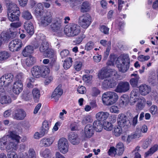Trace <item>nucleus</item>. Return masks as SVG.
Masks as SVG:
<instances>
[{
	"instance_id": "obj_1",
	"label": "nucleus",
	"mask_w": 158,
	"mask_h": 158,
	"mask_svg": "<svg viewBox=\"0 0 158 158\" xmlns=\"http://www.w3.org/2000/svg\"><path fill=\"white\" fill-rule=\"evenodd\" d=\"M8 133L9 134L0 139L1 141L4 145H6L5 149L7 152L16 150L20 137L15 131H10Z\"/></svg>"
},
{
	"instance_id": "obj_2",
	"label": "nucleus",
	"mask_w": 158,
	"mask_h": 158,
	"mask_svg": "<svg viewBox=\"0 0 158 158\" xmlns=\"http://www.w3.org/2000/svg\"><path fill=\"white\" fill-rule=\"evenodd\" d=\"M130 59L128 55L123 56L122 59H117L116 63L119 71L125 73L128 69L130 67Z\"/></svg>"
},
{
	"instance_id": "obj_3",
	"label": "nucleus",
	"mask_w": 158,
	"mask_h": 158,
	"mask_svg": "<svg viewBox=\"0 0 158 158\" xmlns=\"http://www.w3.org/2000/svg\"><path fill=\"white\" fill-rule=\"evenodd\" d=\"M65 34L68 37H74L78 35L80 32V27L77 24L70 23L66 25L64 29Z\"/></svg>"
},
{
	"instance_id": "obj_4",
	"label": "nucleus",
	"mask_w": 158,
	"mask_h": 158,
	"mask_svg": "<svg viewBox=\"0 0 158 158\" xmlns=\"http://www.w3.org/2000/svg\"><path fill=\"white\" fill-rule=\"evenodd\" d=\"M118 99L117 94L114 92H107L104 93L102 96V101L106 105H110L115 103Z\"/></svg>"
},
{
	"instance_id": "obj_5",
	"label": "nucleus",
	"mask_w": 158,
	"mask_h": 158,
	"mask_svg": "<svg viewBox=\"0 0 158 158\" xmlns=\"http://www.w3.org/2000/svg\"><path fill=\"white\" fill-rule=\"evenodd\" d=\"M117 72L115 70L112 69L108 70L105 68H103L100 70L98 74V77L100 79H103L105 78L113 77V76L117 77L118 76Z\"/></svg>"
},
{
	"instance_id": "obj_6",
	"label": "nucleus",
	"mask_w": 158,
	"mask_h": 158,
	"mask_svg": "<svg viewBox=\"0 0 158 158\" xmlns=\"http://www.w3.org/2000/svg\"><path fill=\"white\" fill-rule=\"evenodd\" d=\"M14 76L11 73L6 74L0 78V86L6 87L9 86L14 79Z\"/></svg>"
},
{
	"instance_id": "obj_7",
	"label": "nucleus",
	"mask_w": 158,
	"mask_h": 158,
	"mask_svg": "<svg viewBox=\"0 0 158 158\" xmlns=\"http://www.w3.org/2000/svg\"><path fill=\"white\" fill-rule=\"evenodd\" d=\"M57 147L60 152L65 154L68 151L69 144L67 140L64 138L60 139L58 142Z\"/></svg>"
},
{
	"instance_id": "obj_8",
	"label": "nucleus",
	"mask_w": 158,
	"mask_h": 158,
	"mask_svg": "<svg viewBox=\"0 0 158 158\" xmlns=\"http://www.w3.org/2000/svg\"><path fill=\"white\" fill-rule=\"evenodd\" d=\"M91 17L88 14H85L79 18L80 25L84 28H86L90 24Z\"/></svg>"
},
{
	"instance_id": "obj_9",
	"label": "nucleus",
	"mask_w": 158,
	"mask_h": 158,
	"mask_svg": "<svg viewBox=\"0 0 158 158\" xmlns=\"http://www.w3.org/2000/svg\"><path fill=\"white\" fill-rule=\"evenodd\" d=\"M9 48L12 52L17 51L22 47V41L19 39H15L11 41L9 44Z\"/></svg>"
},
{
	"instance_id": "obj_10",
	"label": "nucleus",
	"mask_w": 158,
	"mask_h": 158,
	"mask_svg": "<svg viewBox=\"0 0 158 158\" xmlns=\"http://www.w3.org/2000/svg\"><path fill=\"white\" fill-rule=\"evenodd\" d=\"M130 88L129 82L121 81L118 84L114 91L118 93H125L128 91Z\"/></svg>"
},
{
	"instance_id": "obj_11",
	"label": "nucleus",
	"mask_w": 158,
	"mask_h": 158,
	"mask_svg": "<svg viewBox=\"0 0 158 158\" xmlns=\"http://www.w3.org/2000/svg\"><path fill=\"white\" fill-rule=\"evenodd\" d=\"M118 76L115 77L113 76L111 79L105 80L102 83V88L104 89H106L109 88H113L117 85L116 79L118 77Z\"/></svg>"
},
{
	"instance_id": "obj_12",
	"label": "nucleus",
	"mask_w": 158,
	"mask_h": 158,
	"mask_svg": "<svg viewBox=\"0 0 158 158\" xmlns=\"http://www.w3.org/2000/svg\"><path fill=\"white\" fill-rule=\"evenodd\" d=\"M117 121L118 125L122 127H128L131 125L130 121L127 119V116L123 113L118 115Z\"/></svg>"
},
{
	"instance_id": "obj_13",
	"label": "nucleus",
	"mask_w": 158,
	"mask_h": 158,
	"mask_svg": "<svg viewBox=\"0 0 158 158\" xmlns=\"http://www.w3.org/2000/svg\"><path fill=\"white\" fill-rule=\"evenodd\" d=\"M52 20V16L49 12L44 13L41 16L40 18L41 23L44 27H46L49 24Z\"/></svg>"
},
{
	"instance_id": "obj_14",
	"label": "nucleus",
	"mask_w": 158,
	"mask_h": 158,
	"mask_svg": "<svg viewBox=\"0 0 158 158\" xmlns=\"http://www.w3.org/2000/svg\"><path fill=\"white\" fill-rule=\"evenodd\" d=\"M26 116V112L22 109H17L14 110L12 117L15 119L21 120L23 119Z\"/></svg>"
},
{
	"instance_id": "obj_15",
	"label": "nucleus",
	"mask_w": 158,
	"mask_h": 158,
	"mask_svg": "<svg viewBox=\"0 0 158 158\" xmlns=\"http://www.w3.org/2000/svg\"><path fill=\"white\" fill-rule=\"evenodd\" d=\"M50 28L53 32H60L62 29L61 20L59 18L56 19L50 26Z\"/></svg>"
},
{
	"instance_id": "obj_16",
	"label": "nucleus",
	"mask_w": 158,
	"mask_h": 158,
	"mask_svg": "<svg viewBox=\"0 0 158 158\" xmlns=\"http://www.w3.org/2000/svg\"><path fill=\"white\" fill-rule=\"evenodd\" d=\"M15 32H2L0 36V40L2 42L8 41L10 39H13L16 36Z\"/></svg>"
},
{
	"instance_id": "obj_17",
	"label": "nucleus",
	"mask_w": 158,
	"mask_h": 158,
	"mask_svg": "<svg viewBox=\"0 0 158 158\" xmlns=\"http://www.w3.org/2000/svg\"><path fill=\"white\" fill-rule=\"evenodd\" d=\"M44 54L45 56L51 59V61L49 64V66L50 67H52L54 64L56 59V56L54 55V51L53 49L50 48L44 53Z\"/></svg>"
},
{
	"instance_id": "obj_18",
	"label": "nucleus",
	"mask_w": 158,
	"mask_h": 158,
	"mask_svg": "<svg viewBox=\"0 0 158 158\" xmlns=\"http://www.w3.org/2000/svg\"><path fill=\"white\" fill-rule=\"evenodd\" d=\"M68 138L70 142L73 144L76 145L80 142V139L77 135L75 132H70L68 135Z\"/></svg>"
},
{
	"instance_id": "obj_19",
	"label": "nucleus",
	"mask_w": 158,
	"mask_h": 158,
	"mask_svg": "<svg viewBox=\"0 0 158 158\" xmlns=\"http://www.w3.org/2000/svg\"><path fill=\"white\" fill-rule=\"evenodd\" d=\"M63 93L62 89L59 87H57L53 92L51 95V98H53L56 102L58 101Z\"/></svg>"
},
{
	"instance_id": "obj_20",
	"label": "nucleus",
	"mask_w": 158,
	"mask_h": 158,
	"mask_svg": "<svg viewBox=\"0 0 158 158\" xmlns=\"http://www.w3.org/2000/svg\"><path fill=\"white\" fill-rule=\"evenodd\" d=\"M16 13L17 15L20 14V11L17 5L14 3L10 2L7 6V13Z\"/></svg>"
},
{
	"instance_id": "obj_21",
	"label": "nucleus",
	"mask_w": 158,
	"mask_h": 158,
	"mask_svg": "<svg viewBox=\"0 0 158 158\" xmlns=\"http://www.w3.org/2000/svg\"><path fill=\"white\" fill-rule=\"evenodd\" d=\"M109 116V114L107 112L100 111L97 113L95 115L96 118L99 121L105 120Z\"/></svg>"
},
{
	"instance_id": "obj_22",
	"label": "nucleus",
	"mask_w": 158,
	"mask_h": 158,
	"mask_svg": "<svg viewBox=\"0 0 158 158\" xmlns=\"http://www.w3.org/2000/svg\"><path fill=\"white\" fill-rule=\"evenodd\" d=\"M85 134L86 137L89 138L94 134V130L91 124H87L85 128Z\"/></svg>"
},
{
	"instance_id": "obj_23",
	"label": "nucleus",
	"mask_w": 158,
	"mask_h": 158,
	"mask_svg": "<svg viewBox=\"0 0 158 158\" xmlns=\"http://www.w3.org/2000/svg\"><path fill=\"white\" fill-rule=\"evenodd\" d=\"M24 26L27 32L31 35L34 32V27L32 24L29 21H27L24 23Z\"/></svg>"
},
{
	"instance_id": "obj_24",
	"label": "nucleus",
	"mask_w": 158,
	"mask_h": 158,
	"mask_svg": "<svg viewBox=\"0 0 158 158\" xmlns=\"http://www.w3.org/2000/svg\"><path fill=\"white\" fill-rule=\"evenodd\" d=\"M139 92L142 95H146L151 91L150 87L145 84H142L139 87Z\"/></svg>"
},
{
	"instance_id": "obj_25",
	"label": "nucleus",
	"mask_w": 158,
	"mask_h": 158,
	"mask_svg": "<svg viewBox=\"0 0 158 158\" xmlns=\"http://www.w3.org/2000/svg\"><path fill=\"white\" fill-rule=\"evenodd\" d=\"M23 87V83L15 82H14L12 87L13 92L15 94H18L22 91Z\"/></svg>"
},
{
	"instance_id": "obj_26",
	"label": "nucleus",
	"mask_w": 158,
	"mask_h": 158,
	"mask_svg": "<svg viewBox=\"0 0 158 158\" xmlns=\"http://www.w3.org/2000/svg\"><path fill=\"white\" fill-rule=\"evenodd\" d=\"M54 138L52 137L48 138H44L40 141V143L45 147H48L51 146L54 142Z\"/></svg>"
},
{
	"instance_id": "obj_27",
	"label": "nucleus",
	"mask_w": 158,
	"mask_h": 158,
	"mask_svg": "<svg viewBox=\"0 0 158 158\" xmlns=\"http://www.w3.org/2000/svg\"><path fill=\"white\" fill-rule=\"evenodd\" d=\"M50 48L49 44L46 40H42L41 44L39 48L40 52H41L45 53Z\"/></svg>"
},
{
	"instance_id": "obj_28",
	"label": "nucleus",
	"mask_w": 158,
	"mask_h": 158,
	"mask_svg": "<svg viewBox=\"0 0 158 158\" xmlns=\"http://www.w3.org/2000/svg\"><path fill=\"white\" fill-rule=\"evenodd\" d=\"M33 47L31 46L28 45L23 50L22 54L24 56L27 57L33 53Z\"/></svg>"
},
{
	"instance_id": "obj_29",
	"label": "nucleus",
	"mask_w": 158,
	"mask_h": 158,
	"mask_svg": "<svg viewBox=\"0 0 158 158\" xmlns=\"http://www.w3.org/2000/svg\"><path fill=\"white\" fill-rule=\"evenodd\" d=\"M131 76H134L135 77L132 78L130 81V83L133 87H136L138 85V81L139 79V76L136 74H132Z\"/></svg>"
},
{
	"instance_id": "obj_30",
	"label": "nucleus",
	"mask_w": 158,
	"mask_h": 158,
	"mask_svg": "<svg viewBox=\"0 0 158 158\" xmlns=\"http://www.w3.org/2000/svg\"><path fill=\"white\" fill-rule=\"evenodd\" d=\"M141 135V132L140 130H139V129H137L136 131L134 133L128 136L127 139V141L129 142L131 139H133L138 138H139Z\"/></svg>"
},
{
	"instance_id": "obj_31",
	"label": "nucleus",
	"mask_w": 158,
	"mask_h": 158,
	"mask_svg": "<svg viewBox=\"0 0 158 158\" xmlns=\"http://www.w3.org/2000/svg\"><path fill=\"white\" fill-rule=\"evenodd\" d=\"M40 154L41 156L44 158H51L52 156L51 151L48 148L42 150Z\"/></svg>"
},
{
	"instance_id": "obj_32",
	"label": "nucleus",
	"mask_w": 158,
	"mask_h": 158,
	"mask_svg": "<svg viewBox=\"0 0 158 158\" xmlns=\"http://www.w3.org/2000/svg\"><path fill=\"white\" fill-rule=\"evenodd\" d=\"M42 68L39 66H35L33 67L31 70L32 75L36 77L40 75L41 73Z\"/></svg>"
},
{
	"instance_id": "obj_33",
	"label": "nucleus",
	"mask_w": 158,
	"mask_h": 158,
	"mask_svg": "<svg viewBox=\"0 0 158 158\" xmlns=\"http://www.w3.org/2000/svg\"><path fill=\"white\" fill-rule=\"evenodd\" d=\"M20 14L17 15L16 13H10L9 12L7 13L8 18L9 20L11 22L19 21V16Z\"/></svg>"
},
{
	"instance_id": "obj_34",
	"label": "nucleus",
	"mask_w": 158,
	"mask_h": 158,
	"mask_svg": "<svg viewBox=\"0 0 158 158\" xmlns=\"http://www.w3.org/2000/svg\"><path fill=\"white\" fill-rule=\"evenodd\" d=\"M94 129L97 132H101L102 129V123L99 121H95L93 123Z\"/></svg>"
},
{
	"instance_id": "obj_35",
	"label": "nucleus",
	"mask_w": 158,
	"mask_h": 158,
	"mask_svg": "<svg viewBox=\"0 0 158 158\" xmlns=\"http://www.w3.org/2000/svg\"><path fill=\"white\" fill-rule=\"evenodd\" d=\"M129 102L128 96L126 95H123L120 98L119 104L121 106L123 107L128 104Z\"/></svg>"
},
{
	"instance_id": "obj_36",
	"label": "nucleus",
	"mask_w": 158,
	"mask_h": 158,
	"mask_svg": "<svg viewBox=\"0 0 158 158\" xmlns=\"http://www.w3.org/2000/svg\"><path fill=\"white\" fill-rule=\"evenodd\" d=\"M90 4L87 2H83L81 7V11L83 13L88 12L90 10Z\"/></svg>"
},
{
	"instance_id": "obj_37",
	"label": "nucleus",
	"mask_w": 158,
	"mask_h": 158,
	"mask_svg": "<svg viewBox=\"0 0 158 158\" xmlns=\"http://www.w3.org/2000/svg\"><path fill=\"white\" fill-rule=\"evenodd\" d=\"M11 99L10 97L6 95H3L1 97L0 101L2 105L7 104L11 102Z\"/></svg>"
},
{
	"instance_id": "obj_38",
	"label": "nucleus",
	"mask_w": 158,
	"mask_h": 158,
	"mask_svg": "<svg viewBox=\"0 0 158 158\" xmlns=\"http://www.w3.org/2000/svg\"><path fill=\"white\" fill-rule=\"evenodd\" d=\"M10 56L9 52L6 51H0V61H5Z\"/></svg>"
},
{
	"instance_id": "obj_39",
	"label": "nucleus",
	"mask_w": 158,
	"mask_h": 158,
	"mask_svg": "<svg viewBox=\"0 0 158 158\" xmlns=\"http://www.w3.org/2000/svg\"><path fill=\"white\" fill-rule=\"evenodd\" d=\"M36 62L35 58L32 56H30L27 58L25 60V64L27 66H31Z\"/></svg>"
},
{
	"instance_id": "obj_40",
	"label": "nucleus",
	"mask_w": 158,
	"mask_h": 158,
	"mask_svg": "<svg viewBox=\"0 0 158 158\" xmlns=\"http://www.w3.org/2000/svg\"><path fill=\"white\" fill-rule=\"evenodd\" d=\"M32 92L35 100L37 102L40 95V90L37 88H34Z\"/></svg>"
},
{
	"instance_id": "obj_41",
	"label": "nucleus",
	"mask_w": 158,
	"mask_h": 158,
	"mask_svg": "<svg viewBox=\"0 0 158 158\" xmlns=\"http://www.w3.org/2000/svg\"><path fill=\"white\" fill-rule=\"evenodd\" d=\"M116 149L118 154L119 155H122L124 150V147L123 143L121 142H119L116 146Z\"/></svg>"
},
{
	"instance_id": "obj_42",
	"label": "nucleus",
	"mask_w": 158,
	"mask_h": 158,
	"mask_svg": "<svg viewBox=\"0 0 158 158\" xmlns=\"http://www.w3.org/2000/svg\"><path fill=\"white\" fill-rule=\"evenodd\" d=\"M49 129V126L48 122L47 121H44L42 124V128L41 129V132L44 134L47 133Z\"/></svg>"
},
{
	"instance_id": "obj_43",
	"label": "nucleus",
	"mask_w": 158,
	"mask_h": 158,
	"mask_svg": "<svg viewBox=\"0 0 158 158\" xmlns=\"http://www.w3.org/2000/svg\"><path fill=\"white\" fill-rule=\"evenodd\" d=\"M72 59L70 57L67 58L64 61L63 64V67L64 68L67 69H69L72 65Z\"/></svg>"
},
{
	"instance_id": "obj_44",
	"label": "nucleus",
	"mask_w": 158,
	"mask_h": 158,
	"mask_svg": "<svg viewBox=\"0 0 158 158\" xmlns=\"http://www.w3.org/2000/svg\"><path fill=\"white\" fill-rule=\"evenodd\" d=\"M122 127L119 126H115L114 128V134L116 136L120 135L122 133L123 130Z\"/></svg>"
},
{
	"instance_id": "obj_45",
	"label": "nucleus",
	"mask_w": 158,
	"mask_h": 158,
	"mask_svg": "<svg viewBox=\"0 0 158 158\" xmlns=\"http://www.w3.org/2000/svg\"><path fill=\"white\" fill-rule=\"evenodd\" d=\"M145 101V99L142 97L139 99L136 105V108L139 110H141L144 107L143 103Z\"/></svg>"
},
{
	"instance_id": "obj_46",
	"label": "nucleus",
	"mask_w": 158,
	"mask_h": 158,
	"mask_svg": "<svg viewBox=\"0 0 158 158\" xmlns=\"http://www.w3.org/2000/svg\"><path fill=\"white\" fill-rule=\"evenodd\" d=\"M50 70L48 68H42L41 74L45 78L51 76L50 74Z\"/></svg>"
},
{
	"instance_id": "obj_47",
	"label": "nucleus",
	"mask_w": 158,
	"mask_h": 158,
	"mask_svg": "<svg viewBox=\"0 0 158 158\" xmlns=\"http://www.w3.org/2000/svg\"><path fill=\"white\" fill-rule=\"evenodd\" d=\"M22 17L25 19L29 20L32 18V16L30 12L27 10L24 11L23 13Z\"/></svg>"
},
{
	"instance_id": "obj_48",
	"label": "nucleus",
	"mask_w": 158,
	"mask_h": 158,
	"mask_svg": "<svg viewBox=\"0 0 158 158\" xmlns=\"http://www.w3.org/2000/svg\"><path fill=\"white\" fill-rule=\"evenodd\" d=\"M103 127L104 129L108 131H111L113 127V125L109 122H105L103 124Z\"/></svg>"
},
{
	"instance_id": "obj_49",
	"label": "nucleus",
	"mask_w": 158,
	"mask_h": 158,
	"mask_svg": "<svg viewBox=\"0 0 158 158\" xmlns=\"http://www.w3.org/2000/svg\"><path fill=\"white\" fill-rule=\"evenodd\" d=\"M94 43L92 41H89L86 44L85 50L87 51L90 50L94 48Z\"/></svg>"
},
{
	"instance_id": "obj_50",
	"label": "nucleus",
	"mask_w": 158,
	"mask_h": 158,
	"mask_svg": "<svg viewBox=\"0 0 158 158\" xmlns=\"http://www.w3.org/2000/svg\"><path fill=\"white\" fill-rule=\"evenodd\" d=\"M35 10V12L37 14H38L39 15L41 16V10H42L43 8V4L41 3H38L37 4Z\"/></svg>"
},
{
	"instance_id": "obj_51",
	"label": "nucleus",
	"mask_w": 158,
	"mask_h": 158,
	"mask_svg": "<svg viewBox=\"0 0 158 158\" xmlns=\"http://www.w3.org/2000/svg\"><path fill=\"white\" fill-rule=\"evenodd\" d=\"M85 37L86 35H85L84 34H82L77 38L74 41V42L77 44H79Z\"/></svg>"
},
{
	"instance_id": "obj_52",
	"label": "nucleus",
	"mask_w": 158,
	"mask_h": 158,
	"mask_svg": "<svg viewBox=\"0 0 158 158\" xmlns=\"http://www.w3.org/2000/svg\"><path fill=\"white\" fill-rule=\"evenodd\" d=\"M15 82L23 83L22 82L23 79V75L22 73H20L17 75L15 77Z\"/></svg>"
},
{
	"instance_id": "obj_53",
	"label": "nucleus",
	"mask_w": 158,
	"mask_h": 158,
	"mask_svg": "<svg viewBox=\"0 0 158 158\" xmlns=\"http://www.w3.org/2000/svg\"><path fill=\"white\" fill-rule=\"evenodd\" d=\"M82 64L80 61H76L74 64V68L77 71H80L81 69Z\"/></svg>"
},
{
	"instance_id": "obj_54",
	"label": "nucleus",
	"mask_w": 158,
	"mask_h": 158,
	"mask_svg": "<svg viewBox=\"0 0 158 158\" xmlns=\"http://www.w3.org/2000/svg\"><path fill=\"white\" fill-rule=\"evenodd\" d=\"M31 93L28 91L24 92L23 97V99L26 101L29 100L31 98Z\"/></svg>"
},
{
	"instance_id": "obj_55",
	"label": "nucleus",
	"mask_w": 158,
	"mask_h": 158,
	"mask_svg": "<svg viewBox=\"0 0 158 158\" xmlns=\"http://www.w3.org/2000/svg\"><path fill=\"white\" fill-rule=\"evenodd\" d=\"M34 79L33 78L27 79V86L29 88H33L34 86Z\"/></svg>"
},
{
	"instance_id": "obj_56",
	"label": "nucleus",
	"mask_w": 158,
	"mask_h": 158,
	"mask_svg": "<svg viewBox=\"0 0 158 158\" xmlns=\"http://www.w3.org/2000/svg\"><path fill=\"white\" fill-rule=\"evenodd\" d=\"M93 121L91 117L90 116H86L83 118L82 123L84 124H85L89 123H91Z\"/></svg>"
},
{
	"instance_id": "obj_57",
	"label": "nucleus",
	"mask_w": 158,
	"mask_h": 158,
	"mask_svg": "<svg viewBox=\"0 0 158 158\" xmlns=\"http://www.w3.org/2000/svg\"><path fill=\"white\" fill-rule=\"evenodd\" d=\"M111 42L110 41L108 42L107 44V47L106 51L104 54V58L106 59L109 54L111 48Z\"/></svg>"
},
{
	"instance_id": "obj_58",
	"label": "nucleus",
	"mask_w": 158,
	"mask_h": 158,
	"mask_svg": "<svg viewBox=\"0 0 158 158\" xmlns=\"http://www.w3.org/2000/svg\"><path fill=\"white\" fill-rule=\"evenodd\" d=\"M29 158H36V155L35 151L33 148H30L28 151Z\"/></svg>"
},
{
	"instance_id": "obj_59",
	"label": "nucleus",
	"mask_w": 158,
	"mask_h": 158,
	"mask_svg": "<svg viewBox=\"0 0 158 158\" xmlns=\"http://www.w3.org/2000/svg\"><path fill=\"white\" fill-rule=\"evenodd\" d=\"M100 30L104 34H109V29L104 25H102L100 27Z\"/></svg>"
},
{
	"instance_id": "obj_60",
	"label": "nucleus",
	"mask_w": 158,
	"mask_h": 158,
	"mask_svg": "<svg viewBox=\"0 0 158 158\" xmlns=\"http://www.w3.org/2000/svg\"><path fill=\"white\" fill-rule=\"evenodd\" d=\"M150 57L149 56H145L143 55H141L138 57V60L140 61H144L149 60Z\"/></svg>"
},
{
	"instance_id": "obj_61",
	"label": "nucleus",
	"mask_w": 158,
	"mask_h": 158,
	"mask_svg": "<svg viewBox=\"0 0 158 158\" xmlns=\"http://www.w3.org/2000/svg\"><path fill=\"white\" fill-rule=\"evenodd\" d=\"M100 91L96 87L92 88V95L93 96H97L100 94Z\"/></svg>"
},
{
	"instance_id": "obj_62",
	"label": "nucleus",
	"mask_w": 158,
	"mask_h": 158,
	"mask_svg": "<svg viewBox=\"0 0 158 158\" xmlns=\"http://www.w3.org/2000/svg\"><path fill=\"white\" fill-rule=\"evenodd\" d=\"M7 156L8 158H18L17 154L14 151L8 152Z\"/></svg>"
},
{
	"instance_id": "obj_63",
	"label": "nucleus",
	"mask_w": 158,
	"mask_h": 158,
	"mask_svg": "<svg viewBox=\"0 0 158 158\" xmlns=\"http://www.w3.org/2000/svg\"><path fill=\"white\" fill-rule=\"evenodd\" d=\"M69 54V51L66 49L61 51L60 53V55L61 58H63L67 57Z\"/></svg>"
},
{
	"instance_id": "obj_64",
	"label": "nucleus",
	"mask_w": 158,
	"mask_h": 158,
	"mask_svg": "<svg viewBox=\"0 0 158 158\" xmlns=\"http://www.w3.org/2000/svg\"><path fill=\"white\" fill-rule=\"evenodd\" d=\"M150 112L152 114H156L157 111V107L155 105H152L150 109Z\"/></svg>"
}]
</instances>
